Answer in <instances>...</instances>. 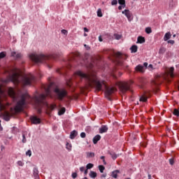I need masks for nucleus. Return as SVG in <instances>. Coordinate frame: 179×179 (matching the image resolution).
<instances>
[{"label": "nucleus", "instance_id": "1", "mask_svg": "<svg viewBox=\"0 0 179 179\" xmlns=\"http://www.w3.org/2000/svg\"><path fill=\"white\" fill-rule=\"evenodd\" d=\"M76 75H77V76H80V78H82L83 79L87 80V86L85 87V89L87 90L89 87H94L97 90V92H100L103 89L105 90L106 97H110L113 93L117 92V89H115V87H107V83H106V81H100L97 80V77L94 73L85 74V73L78 71L76 73Z\"/></svg>", "mask_w": 179, "mask_h": 179}, {"label": "nucleus", "instance_id": "2", "mask_svg": "<svg viewBox=\"0 0 179 179\" xmlns=\"http://www.w3.org/2000/svg\"><path fill=\"white\" fill-rule=\"evenodd\" d=\"M12 73L10 79L14 85H19L22 80L24 86H28V85H31V82L34 80V77L31 74L23 76L22 71L16 68L12 69Z\"/></svg>", "mask_w": 179, "mask_h": 179}, {"label": "nucleus", "instance_id": "3", "mask_svg": "<svg viewBox=\"0 0 179 179\" xmlns=\"http://www.w3.org/2000/svg\"><path fill=\"white\" fill-rule=\"evenodd\" d=\"M26 100H31V98L28 94L22 95L21 100L17 103L16 106L14 108L15 114L23 111V107H24V105L26 104Z\"/></svg>", "mask_w": 179, "mask_h": 179}, {"label": "nucleus", "instance_id": "4", "mask_svg": "<svg viewBox=\"0 0 179 179\" xmlns=\"http://www.w3.org/2000/svg\"><path fill=\"white\" fill-rule=\"evenodd\" d=\"M6 92H5V90L2 88V87L0 86V111H3V110H5L6 108L7 104H5L3 103L4 100H6Z\"/></svg>", "mask_w": 179, "mask_h": 179}, {"label": "nucleus", "instance_id": "5", "mask_svg": "<svg viewBox=\"0 0 179 179\" xmlns=\"http://www.w3.org/2000/svg\"><path fill=\"white\" fill-rule=\"evenodd\" d=\"M134 82L132 80H130L129 82H118L117 83V86L120 87L121 92L123 93H125V92L129 90V87H131V85H132Z\"/></svg>", "mask_w": 179, "mask_h": 179}, {"label": "nucleus", "instance_id": "6", "mask_svg": "<svg viewBox=\"0 0 179 179\" xmlns=\"http://www.w3.org/2000/svg\"><path fill=\"white\" fill-rule=\"evenodd\" d=\"M29 58L34 61V62H43V59H47L48 57L44 55H31Z\"/></svg>", "mask_w": 179, "mask_h": 179}, {"label": "nucleus", "instance_id": "7", "mask_svg": "<svg viewBox=\"0 0 179 179\" xmlns=\"http://www.w3.org/2000/svg\"><path fill=\"white\" fill-rule=\"evenodd\" d=\"M55 92L57 94V97L59 100H62L63 97H65L68 92L65 90H59V88H56L55 90Z\"/></svg>", "mask_w": 179, "mask_h": 179}, {"label": "nucleus", "instance_id": "8", "mask_svg": "<svg viewBox=\"0 0 179 179\" xmlns=\"http://www.w3.org/2000/svg\"><path fill=\"white\" fill-rule=\"evenodd\" d=\"M47 96H50V97H52V96H51V92H50V90H48L46 91V95L44 94H42L39 96V98L38 99V103H41V101H43V100H44V99H45Z\"/></svg>", "mask_w": 179, "mask_h": 179}, {"label": "nucleus", "instance_id": "9", "mask_svg": "<svg viewBox=\"0 0 179 179\" xmlns=\"http://www.w3.org/2000/svg\"><path fill=\"white\" fill-rule=\"evenodd\" d=\"M122 13H123V15H125L129 22H131V20H132V13H131V11H129V10H124L122 12Z\"/></svg>", "mask_w": 179, "mask_h": 179}, {"label": "nucleus", "instance_id": "10", "mask_svg": "<svg viewBox=\"0 0 179 179\" xmlns=\"http://www.w3.org/2000/svg\"><path fill=\"white\" fill-rule=\"evenodd\" d=\"M8 93L10 97L14 99H16V93H15V90H13V88L12 87L8 88Z\"/></svg>", "mask_w": 179, "mask_h": 179}, {"label": "nucleus", "instance_id": "11", "mask_svg": "<svg viewBox=\"0 0 179 179\" xmlns=\"http://www.w3.org/2000/svg\"><path fill=\"white\" fill-rule=\"evenodd\" d=\"M30 120L32 124H40L41 122V120L37 116L31 117Z\"/></svg>", "mask_w": 179, "mask_h": 179}, {"label": "nucleus", "instance_id": "12", "mask_svg": "<svg viewBox=\"0 0 179 179\" xmlns=\"http://www.w3.org/2000/svg\"><path fill=\"white\" fill-rule=\"evenodd\" d=\"M136 72H140V73H143L145 72V68L143 66L139 64L135 68Z\"/></svg>", "mask_w": 179, "mask_h": 179}, {"label": "nucleus", "instance_id": "13", "mask_svg": "<svg viewBox=\"0 0 179 179\" xmlns=\"http://www.w3.org/2000/svg\"><path fill=\"white\" fill-rule=\"evenodd\" d=\"M167 75H169L171 78H174V67H171L167 71Z\"/></svg>", "mask_w": 179, "mask_h": 179}, {"label": "nucleus", "instance_id": "14", "mask_svg": "<svg viewBox=\"0 0 179 179\" xmlns=\"http://www.w3.org/2000/svg\"><path fill=\"white\" fill-rule=\"evenodd\" d=\"M108 131V127L107 126H102L99 129V134H104L105 132H107Z\"/></svg>", "mask_w": 179, "mask_h": 179}, {"label": "nucleus", "instance_id": "15", "mask_svg": "<svg viewBox=\"0 0 179 179\" xmlns=\"http://www.w3.org/2000/svg\"><path fill=\"white\" fill-rule=\"evenodd\" d=\"M100 139H101V136L100 135L95 136L93 138V143L96 145V143H97Z\"/></svg>", "mask_w": 179, "mask_h": 179}, {"label": "nucleus", "instance_id": "16", "mask_svg": "<svg viewBox=\"0 0 179 179\" xmlns=\"http://www.w3.org/2000/svg\"><path fill=\"white\" fill-rule=\"evenodd\" d=\"M171 38V33L167 32L164 35V41H167V40H170Z\"/></svg>", "mask_w": 179, "mask_h": 179}, {"label": "nucleus", "instance_id": "17", "mask_svg": "<svg viewBox=\"0 0 179 179\" xmlns=\"http://www.w3.org/2000/svg\"><path fill=\"white\" fill-rule=\"evenodd\" d=\"M3 120H5V121H9L10 120V115L9 114V113H5L3 115Z\"/></svg>", "mask_w": 179, "mask_h": 179}, {"label": "nucleus", "instance_id": "18", "mask_svg": "<svg viewBox=\"0 0 179 179\" xmlns=\"http://www.w3.org/2000/svg\"><path fill=\"white\" fill-rule=\"evenodd\" d=\"M77 135H78V131H76V130H73V131L71 132L70 138L74 139L75 137L77 136Z\"/></svg>", "mask_w": 179, "mask_h": 179}, {"label": "nucleus", "instance_id": "19", "mask_svg": "<svg viewBox=\"0 0 179 179\" xmlns=\"http://www.w3.org/2000/svg\"><path fill=\"white\" fill-rule=\"evenodd\" d=\"M118 174H120V170H115L112 172V177L113 178H117L118 177Z\"/></svg>", "mask_w": 179, "mask_h": 179}, {"label": "nucleus", "instance_id": "20", "mask_svg": "<svg viewBox=\"0 0 179 179\" xmlns=\"http://www.w3.org/2000/svg\"><path fill=\"white\" fill-rule=\"evenodd\" d=\"M115 58H118L119 59L124 58V55H122V54H121V52H120L115 53Z\"/></svg>", "mask_w": 179, "mask_h": 179}, {"label": "nucleus", "instance_id": "21", "mask_svg": "<svg viewBox=\"0 0 179 179\" xmlns=\"http://www.w3.org/2000/svg\"><path fill=\"white\" fill-rule=\"evenodd\" d=\"M140 101H142L143 103H146L148 101V96L146 95H143L140 97Z\"/></svg>", "mask_w": 179, "mask_h": 179}, {"label": "nucleus", "instance_id": "22", "mask_svg": "<svg viewBox=\"0 0 179 179\" xmlns=\"http://www.w3.org/2000/svg\"><path fill=\"white\" fill-rule=\"evenodd\" d=\"M137 41L140 44H142V43H145V38L143 36H138Z\"/></svg>", "mask_w": 179, "mask_h": 179}, {"label": "nucleus", "instance_id": "23", "mask_svg": "<svg viewBox=\"0 0 179 179\" xmlns=\"http://www.w3.org/2000/svg\"><path fill=\"white\" fill-rule=\"evenodd\" d=\"M130 50L131 52H136L138 51V46L136 45H133Z\"/></svg>", "mask_w": 179, "mask_h": 179}, {"label": "nucleus", "instance_id": "24", "mask_svg": "<svg viewBox=\"0 0 179 179\" xmlns=\"http://www.w3.org/2000/svg\"><path fill=\"white\" fill-rule=\"evenodd\" d=\"M90 177H91V178H96L97 177V173L94 171H90Z\"/></svg>", "mask_w": 179, "mask_h": 179}, {"label": "nucleus", "instance_id": "25", "mask_svg": "<svg viewBox=\"0 0 179 179\" xmlns=\"http://www.w3.org/2000/svg\"><path fill=\"white\" fill-rule=\"evenodd\" d=\"M87 158L90 159L92 157H94V152H87Z\"/></svg>", "mask_w": 179, "mask_h": 179}, {"label": "nucleus", "instance_id": "26", "mask_svg": "<svg viewBox=\"0 0 179 179\" xmlns=\"http://www.w3.org/2000/svg\"><path fill=\"white\" fill-rule=\"evenodd\" d=\"M59 115H62L63 114H65V108H62L58 113Z\"/></svg>", "mask_w": 179, "mask_h": 179}, {"label": "nucleus", "instance_id": "27", "mask_svg": "<svg viewBox=\"0 0 179 179\" xmlns=\"http://www.w3.org/2000/svg\"><path fill=\"white\" fill-rule=\"evenodd\" d=\"M105 169H106V168H104V166H103V165L99 166V170L100 173H104Z\"/></svg>", "mask_w": 179, "mask_h": 179}, {"label": "nucleus", "instance_id": "28", "mask_svg": "<svg viewBox=\"0 0 179 179\" xmlns=\"http://www.w3.org/2000/svg\"><path fill=\"white\" fill-rule=\"evenodd\" d=\"M118 3L125 8V0H118Z\"/></svg>", "mask_w": 179, "mask_h": 179}, {"label": "nucleus", "instance_id": "29", "mask_svg": "<svg viewBox=\"0 0 179 179\" xmlns=\"http://www.w3.org/2000/svg\"><path fill=\"white\" fill-rule=\"evenodd\" d=\"M97 16L99 17H103V13H101V8L98 9V10H97Z\"/></svg>", "mask_w": 179, "mask_h": 179}, {"label": "nucleus", "instance_id": "30", "mask_svg": "<svg viewBox=\"0 0 179 179\" xmlns=\"http://www.w3.org/2000/svg\"><path fill=\"white\" fill-rule=\"evenodd\" d=\"M145 33H147V34H150V33H152V28L150 27L145 28Z\"/></svg>", "mask_w": 179, "mask_h": 179}, {"label": "nucleus", "instance_id": "31", "mask_svg": "<svg viewBox=\"0 0 179 179\" xmlns=\"http://www.w3.org/2000/svg\"><path fill=\"white\" fill-rule=\"evenodd\" d=\"M5 57H6V53L5 52H1L0 53V59L2 58H5Z\"/></svg>", "mask_w": 179, "mask_h": 179}, {"label": "nucleus", "instance_id": "32", "mask_svg": "<svg viewBox=\"0 0 179 179\" xmlns=\"http://www.w3.org/2000/svg\"><path fill=\"white\" fill-rule=\"evenodd\" d=\"M173 115H176V117L179 116V111L177 109H174L173 110Z\"/></svg>", "mask_w": 179, "mask_h": 179}, {"label": "nucleus", "instance_id": "33", "mask_svg": "<svg viewBox=\"0 0 179 179\" xmlns=\"http://www.w3.org/2000/svg\"><path fill=\"white\" fill-rule=\"evenodd\" d=\"M93 166H94V165H93V164H91V163H90V164H87V169H93Z\"/></svg>", "mask_w": 179, "mask_h": 179}, {"label": "nucleus", "instance_id": "34", "mask_svg": "<svg viewBox=\"0 0 179 179\" xmlns=\"http://www.w3.org/2000/svg\"><path fill=\"white\" fill-rule=\"evenodd\" d=\"M66 149H68V150H71V149H72V145L69 144V143H66Z\"/></svg>", "mask_w": 179, "mask_h": 179}, {"label": "nucleus", "instance_id": "35", "mask_svg": "<svg viewBox=\"0 0 179 179\" xmlns=\"http://www.w3.org/2000/svg\"><path fill=\"white\" fill-rule=\"evenodd\" d=\"M101 160H103V164H107V162H106V157L101 156Z\"/></svg>", "mask_w": 179, "mask_h": 179}, {"label": "nucleus", "instance_id": "36", "mask_svg": "<svg viewBox=\"0 0 179 179\" xmlns=\"http://www.w3.org/2000/svg\"><path fill=\"white\" fill-rule=\"evenodd\" d=\"M115 38H116V40H120L121 38V35H118V34H115Z\"/></svg>", "mask_w": 179, "mask_h": 179}, {"label": "nucleus", "instance_id": "37", "mask_svg": "<svg viewBox=\"0 0 179 179\" xmlns=\"http://www.w3.org/2000/svg\"><path fill=\"white\" fill-rule=\"evenodd\" d=\"M117 3H118V1L117 0H113L111 2V5L113 6L117 5Z\"/></svg>", "mask_w": 179, "mask_h": 179}, {"label": "nucleus", "instance_id": "38", "mask_svg": "<svg viewBox=\"0 0 179 179\" xmlns=\"http://www.w3.org/2000/svg\"><path fill=\"white\" fill-rule=\"evenodd\" d=\"M27 156H31V151L30 150H29L27 152H26Z\"/></svg>", "mask_w": 179, "mask_h": 179}, {"label": "nucleus", "instance_id": "39", "mask_svg": "<svg viewBox=\"0 0 179 179\" xmlns=\"http://www.w3.org/2000/svg\"><path fill=\"white\" fill-rule=\"evenodd\" d=\"M78 177V173H72V178H76Z\"/></svg>", "mask_w": 179, "mask_h": 179}, {"label": "nucleus", "instance_id": "40", "mask_svg": "<svg viewBox=\"0 0 179 179\" xmlns=\"http://www.w3.org/2000/svg\"><path fill=\"white\" fill-rule=\"evenodd\" d=\"M80 136H81L82 138H86V133L82 132V133L80 134Z\"/></svg>", "mask_w": 179, "mask_h": 179}, {"label": "nucleus", "instance_id": "41", "mask_svg": "<svg viewBox=\"0 0 179 179\" xmlns=\"http://www.w3.org/2000/svg\"><path fill=\"white\" fill-rule=\"evenodd\" d=\"M55 107H57L55 104L50 105V110H54V108H55Z\"/></svg>", "mask_w": 179, "mask_h": 179}, {"label": "nucleus", "instance_id": "42", "mask_svg": "<svg viewBox=\"0 0 179 179\" xmlns=\"http://www.w3.org/2000/svg\"><path fill=\"white\" fill-rule=\"evenodd\" d=\"M169 163H170V164H171V165L174 164V159H169Z\"/></svg>", "mask_w": 179, "mask_h": 179}, {"label": "nucleus", "instance_id": "43", "mask_svg": "<svg viewBox=\"0 0 179 179\" xmlns=\"http://www.w3.org/2000/svg\"><path fill=\"white\" fill-rule=\"evenodd\" d=\"M62 33L63 34H68V31H66V30H65V29H63V30H62Z\"/></svg>", "mask_w": 179, "mask_h": 179}, {"label": "nucleus", "instance_id": "44", "mask_svg": "<svg viewBox=\"0 0 179 179\" xmlns=\"http://www.w3.org/2000/svg\"><path fill=\"white\" fill-rule=\"evenodd\" d=\"M168 43H169V44H174V41H173V40H169V41H168Z\"/></svg>", "mask_w": 179, "mask_h": 179}, {"label": "nucleus", "instance_id": "45", "mask_svg": "<svg viewBox=\"0 0 179 179\" xmlns=\"http://www.w3.org/2000/svg\"><path fill=\"white\" fill-rule=\"evenodd\" d=\"M80 171L82 172L85 171V167L84 166L80 167Z\"/></svg>", "mask_w": 179, "mask_h": 179}, {"label": "nucleus", "instance_id": "46", "mask_svg": "<svg viewBox=\"0 0 179 179\" xmlns=\"http://www.w3.org/2000/svg\"><path fill=\"white\" fill-rule=\"evenodd\" d=\"M122 8H124V6H118L119 10H121L122 9Z\"/></svg>", "mask_w": 179, "mask_h": 179}, {"label": "nucleus", "instance_id": "47", "mask_svg": "<svg viewBox=\"0 0 179 179\" xmlns=\"http://www.w3.org/2000/svg\"><path fill=\"white\" fill-rule=\"evenodd\" d=\"M17 163L19 166H23V162H22L21 161H19Z\"/></svg>", "mask_w": 179, "mask_h": 179}, {"label": "nucleus", "instance_id": "48", "mask_svg": "<svg viewBox=\"0 0 179 179\" xmlns=\"http://www.w3.org/2000/svg\"><path fill=\"white\" fill-rule=\"evenodd\" d=\"M143 66L145 67V68H148V62H145L143 64Z\"/></svg>", "mask_w": 179, "mask_h": 179}, {"label": "nucleus", "instance_id": "49", "mask_svg": "<svg viewBox=\"0 0 179 179\" xmlns=\"http://www.w3.org/2000/svg\"><path fill=\"white\" fill-rule=\"evenodd\" d=\"M22 142L24 143V142H26V138H24V135H23V140Z\"/></svg>", "mask_w": 179, "mask_h": 179}, {"label": "nucleus", "instance_id": "50", "mask_svg": "<svg viewBox=\"0 0 179 179\" xmlns=\"http://www.w3.org/2000/svg\"><path fill=\"white\" fill-rule=\"evenodd\" d=\"M112 157H113V159H117V155H113Z\"/></svg>", "mask_w": 179, "mask_h": 179}, {"label": "nucleus", "instance_id": "51", "mask_svg": "<svg viewBox=\"0 0 179 179\" xmlns=\"http://www.w3.org/2000/svg\"><path fill=\"white\" fill-rule=\"evenodd\" d=\"M87 170H88V169H86V170L84 171V174H85V175L87 174V173H88V171H87Z\"/></svg>", "mask_w": 179, "mask_h": 179}, {"label": "nucleus", "instance_id": "52", "mask_svg": "<svg viewBox=\"0 0 179 179\" xmlns=\"http://www.w3.org/2000/svg\"><path fill=\"white\" fill-rule=\"evenodd\" d=\"M84 31L87 32V31H89V29H87V28L85 27Z\"/></svg>", "mask_w": 179, "mask_h": 179}, {"label": "nucleus", "instance_id": "53", "mask_svg": "<svg viewBox=\"0 0 179 179\" xmlns=\"http://www.w3.org/2000/svg\"><path fill=\"white\" fill-rule=\"evenodd\" d=\"M99 41H103V39L101 38V36L99 37Z\"/></svg>", "mask_w": 179, "mask_h": 179}, {"label": "nucleus", "instance_id": "54", "mask_svg": "<svg viewBox=\"0 0 179 179\" xmlns=\"http://www.w3.org/2000/svg\"><path fill=\"white\" fill-rule=\"evenodd\" d=\"M148 66H149V68H151V69H153V65H152V64H150Z\"/></svg>", "mask_w": 179, "mask_h": 179}, {"label": "nucleus", "instance_id": "55", "mask_svg": "<svg viewBox=\"0 0 179 179\" xmlns=\"http://www.w3.org/2000/svg\"><path fill=\"white\" fill-rule=\"evenodd\" d=\"M15 54H16V52H12L13 57H15Z\"/></svg>", "mask_w": 179, "mask_h": 179}, {"label": "nucleus", "instance_id": "56", "mask_svg": "<svg viewBox=\"0 0 179 179\" xmlns=\"http://www.w3.org/2000/svg\"><path fill=\"white\" fill-rule=\"evenodd\" d=\"M0 129H2V127L1 126V120H0Z\"/></svg>", "mask_w": 179, "mask_h": 179}, {"label": "nucleus", "instance_id": "57", "mask_svg": "<svg viewBox=\"0 0 179 179\" xmlns=\"http://www.w3.org/2000/svg\"><path fill=\"white\" fill-rule=\"evenodd\" d=\"M162 51H163V49L159 50V52H162Z\"/></svg>", "mask_w": 179, "mask_h": 179}, {"label": "nucleus", "instance_id": "58", "mask_svg": "<svg viewBox=\"0 0 179 179\" xmlns=\"http://www.w3.org/2000/svg\"><path fill=\"white\" fill-rule=\"evenodd\" d=\"M84 36H87V34H84Z\"/></svg>", "mask_w": 179, "mask_h": 179}, {"label": "nucleus", "instance_id": "59", "mask_svg": "<svg viewBox=\"0 0 179 179\" xmlns=\"http://www.w3.org/2000/svg\"><path fill=\"white\" fill-rule=\"evenodd\" d=\"M32 100H36V99L33 98Z\"/></svg>", "mask_w": 179, "mask_h": 179}, {"label": "nucleus", "instance_id": "60", "mask_svg": "<svg viewBox=\"0 0 179 179\" xmlns=\"http://www.w3.org/2000/svg\"><path fill=\"white\" fill-rule=\"evenodd\" d=\"M173 37H176V34L173 35Z\"/></svg>", "mask_w": 179, "mask_h": 179}, {"label": "nucleus", "instance_id": "61", "mask_svg": "<svg viewBox=\"0 0 179 179\" xmlns=\"http://www.w3.org/2000/svg\"><path fill=\"white\" fill-rule=\"evenodd\" d=\"M178 90H179V86H178Z\"/></svg>", "mask_w": 179, "mask_h": 179}]
</instances>
